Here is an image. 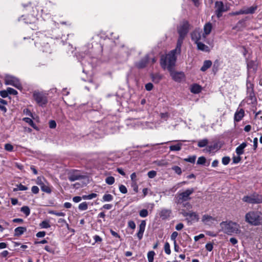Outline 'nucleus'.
I'll use <instances>...</instances> for the list:
<instances>
[{
  "label": "nucleus",
  "instance_id": "1",
  "mask_svg": "<svg viewBox=\"0 0 262 262\" xmlns=\"http://www.w3.org/2000/svg\"><path fill=\"white\" fill-rule=\"evenodd\" d=\"M185 38L184 37L179 36L176 49L171 50L168 54L165 56H162L160 59V64L164 69H166L167 66V60H170V62L173 63L177 60V54H180L181 51V46Z\"/></svg>",
  "mask_w": 262,
  "mask_h": 262
},
{
  "label": "nucleus",
  "instance_id": "2",
  "mask_svg": "<svg viewBox=\"0 0 262 262\" xmlns=\"http://www.w3.org/2000/svg\"><path fill=\"white\" fill-rule=\"evenodd\" d=\"M194 192L193 188L187 189L184 191L178 192L174 197V202L177 205L182 207L190 209L192 207L191 205L187 201L191 200L190 195Z\"/></svg>",
  "mask_w": 262,
  "mask_h": 262
},
{
  "label": "nucleus",
  "instance_id": "3",
  "mask_svg": "<svg viewBox=\"0 0 262 262\" xmlns=\"http://www.w3.org/2000/svg\"><path fill=\"white\" fill-rule=\"evenodd\" d=\"M221 230L229 235L238 234L241 232L240 225L232 221H223L220 224Z\"/></svg>",
  "mask_w": 262,
  "mask_h": 262
},
{
  "label": "nucleus",
  "instance_id": "4",
  "mask_svg": "<svg viewBox=\"0 0 262 262\" xmlns=\"http://www.w3.org/2000/svg\"><path fill=\"white\" fill-rule=\"evenodd\" d=\"M245 220L252 226L262 225V213L258 210L250 211L245 214Z\"/></svg>",
  "mask_w": 262,
  "mask_h": 262
},
{
  "label": "nucleus",
  "instance_id": "5",
  "mask_svg": "<svg viewBox=\"0 0 262 262\" xmlns=\"http://www.w3.org/2000/svg\"><path fill=\"white\" fill-rule=\"evenodd\" d=\"M176 61L173 63L170 62V60H167V66L166 68L167 69L170 73V76L172 79L178 82H180L185 78V74L182 72H175L173 71V68L175 66Z\"/></svg>",
  "mask_w": 262,
  "mask_h": 262
},
{
  "label": "nucleus",
  "instance_id": "6",
  "mask_svg": "<svg viewBox=\"0 0 262 262\" xmlns=\"http://www.w3.org/2000/svg\"><path fill=\"white\" fill-rule=\"evenodd\" d=\"M33 97L36 102L40 106H45L48 102L47 96L43 93L35 91L33 94Z\"/></svg>",
  "mask_w": 262,
  "mask_h": 262
},
{
  "label": "nucleus",
  "instance_id": "7",
  "mask_svg": "<svg viewBox=\"0 0 262 262\" xmlns=\"http://www.w3.org/2000/svg\"><path fill=\"white\" fill-rule=\"evenodd\" d=\"M242 200L249 204H260L262 203V197L260 195L254 193L251 195L244 196Z\"/></svg>",
  "mask_w": 262,
  "mask_h": 262
},
{
  "label": "nucleus",
  "instance_id": "8",
  "mask_svg": "<svg viewBox=\"0 0 262 262\" xmlns=\"http://www.w3.org/2000/svg\"><path fill=\"white\" fill-rule=\"evenodd\" d=\"M6 85H11L17 89H21L22 85L18 79L12 76H6L5 79Z\"/></svg>",
  "mask_w": 262,
  "mask_h": 262
},
{
  "label": "nucleus",
  "instance_id": "9",
  "mask_svg": "<svg viewBox=\"0 0 262 262\" xmlns=\"http://www.w3.org/2000/svg\"><path fill=\"white\" fill-rule=\"evenodd\" d=\"M190 25L188 21L183 20L178 28L179 36L185 37L189 32Z\"/></svg>",
  "mask_w": 262,
  "mask_h": 262
},
{
  "label": "nucleus",
  "instance_id": "10",
  "mask_svg": "<svg viewBox=\"0 0 262 262\" xmlns=\"http://www.w3.org/2000/svg\"><path fill=\"white\" fill-rule=\"evenodd\" d=\"M215 14L218 18H220L222 16L223 12L227 11V7L224 5L222 1H216L215 3Z\"/></svg>",
  "mask_w": 262,
  "mask_h": 262
},
{
  "label": "nucleus",
  "instance_id": "11",
  "mask_svg": "<svg viewBox=\"0 0 262 262\" xmlns=\"http://www.w3.org/2000/svg\"><path fill=\"white\" fill-rule=\"evenodd\" d=\"M191 38L195 43L200 41L201 40H204L203 38V33L200 30H195L191 33Z\"/></svg>",
  "mask_w": 262,
  "mask_h": 262
},
{
  "label": "nucleus",
  "instance_id": "12",
  "mask_svg": "<svg viewBox=\"0 0 262 262\" xmlns=\"http://www.w3.org/2000/svg\"><path fill=\"white\" fill-rule=\"evenodd\" d=\"M84 177L80 174L79 172L77 171H73L68 174V179L71 182H74L76 180H79L83 179Z\"/></svg>",
  "mask_w": 262,
  "mask_h": 262
},
{
  "label": "nucleus",
  "instance_id": "13",
  "mask_svg": "<svg viewBox=\"0 0 262 262\" xmlns=\"http://www.w3.org/2000/svg\"><path fill=\"white\" fill-rule=\"evenodd\" d=\"M247 94L246 99L248 104L255 105L257 104V98L254 93H250Z\"/></svg>",
  "mask_w": 262,
  "mask_h": 262
},
{
  "label": "nucleus",
  "instance_id": "14",
  "mask_svg": "<svg viewBox=\"0 0 262 262\" xmlns=\"http://www.w3.org/2000/svg\"><path fill=\"white\" fill-rule=\"evenodd\" d=\"M146 227V222L145 220H142L139 225V231L137 233V236L139 240H141L143 235Z\"/></svg>",
  "mask_w": 262,
  "mask_h": 262
},
{
  "label": "nucleus",
  "instance_id": "15",
  "mask_svg": "<svg viewBox=\"0 0 262 262\" xmlns=\"http://www.w3.org/2000/svg\"><path fill=\"white\" fill-rule=\"evenodd\" d=\"M148 56H145L144 57L142 58L139 61L135 63V66L138 69H143L145 68L148 61Z\"/></svg>",
  "mask_w": 262,
  "mask_h": 262
},
{
  "label": "nucleus",
  "instance_id": "16",
  "mask_svg": "<svg viewBox=\"0 0 262 262\" xmlns=\"http://www.w3.org/2000/svg\"><path fill=\"white\" fill-rule=\"evenodd\" d=\"M245 116V111L244 109L240 108L237 110L234 114V120L235 122L240 121Z\"/></svg>",
  "mask_w": 262,
  "mask_h": 262
},
{
  "label": "nucleus",
  "instance_id": "17",
  "mask_svg": "<svg viewBox=\"0 0 262 262\" xmlns=\"http://www.w3.org/2000/svg\"><path fill=\"white\" fill-rule=\"evenodd\" d=\"M212 25L211 23H206L204 26V33H203V38L205 39L206 36L209 35L212 30Z\"/></svg>",
  "mask_w": 262,
  "mask_h": 262
},
{
  "label": "nucleus",
  "instance_id": "18",
  "mask_svg": "<svg viewBox=\"0 0 262 262\" xmlns=\"http://www.w3.org/2000/svg\"><path fill=\"white\" fill-rule=\"evenodd\" d=\"M48 38L44 37L39 42V44L42 47V51L45 52H49L50 53V48L49 44L48 41Z\"/></svg>",
  "mask_w": 262,
  "mask_h": 262
},
{
  "label": "nucleus",
  "instance_id": "19",
  "mask_svg": "<svg viewBox=\"0 0 262 262\" xmlns=\"http://www.w3.org/2000/svg\"><path fill=\"white\" fill-rule=\"evenodd\" d=\"M171 213V210L164 208L161 210L159 215L162 220H166L170 216Z\"/></svg>",
  "mask_w": 262,
  "mask_h": 262
},
{
  "label": "nucleus",
  "instance_id": "20",
  "mask_svg": "<svg viewBox=\"0 0 262 262\" xmlns=\"http://www.w3.org/2000/svg\"><path fill=\"white\" fill-rule=\"evenodd\" d=\"M254 84L247 78L246 80V94L250 93H254Z\"/></svg>",
  "mask_w": 262,
  "mask_h": 262
},
{
  "label": "nucleus",
  "instance_id": "21",
  "mask_svg": "<svg viewBox=\"0 0 262 262\" xmlns=\"http://www.w3.org/2000/svg\"><path fill=\"white\" fill-rule=\"evenodd\" d=\"M247 146L246 142H243L237 146L235 149L236 153L237 155L241 156L244 152V148Z\"/></svg>",
  "mask_w": 262,
  "mask_h": 262
},
{
  "label": "nucleus",
  "instance_id": "22",
  "mask_svg": "<svg viewBox=\"0 0 262 262\" xmlns=\"http://www.w3.org/2000/svg\"><path fill=\"white\" fill-rule=\"evenodd\" d=\"M215 220V218L212 216L205 214L203 215L202 221L205 224H209L210 223H212L213 221Z\"/></svg>",
  "mask_w": 262,
  "mask_h": 262
},
{
  "label": "nucleus",
  "instance_id": "23",
  "mask_svg": "<svg viewBox=\"0 0 262 262\" xmlns=\"http://www.w3.org/2000/svg\"><path fill=\"white\" fill-rule=\"evenodd\" d=\"M197 45V49L199 50L202 51H205V52H209V48L205 45L204 43H202V42L198 41L196 43H195Z\"/></svg>",
  "mask_w": 262,
  "mask_h": 262
},
{
  "label": "nucleus",
  "instance_id": "24",
  "mask_svg": "<svg viewBox=\"0 0 262 262\" xmlns=\"http://www.w3.org/2000/svg\"><path fill=\"white\" fill-rule=\"evenodd\" d=\"M27 231V228L24 227H18L14 229V235L19 236Z\"/></svg>",
  "mask_w": 262,
  "mask_h": 262
},
{
  "label": "nucleus",
  "instance_id": "25",
  "mask_svg": "<svg viewBox=\"0 0 262 262\" xmlns=\"http://www.w3.org/2000/svg\"><path fill=\"white\" fill-rule=\"evenodd\" d=\"M257 5H253L251 7H248V8H244V10L245 11V14H254L256 10L257 9Z\"/></svg>",
  "mask_w": 262,
  "mask_h": 262
},
{
  "label": "nucleus",
  "instance_id": "26",
  "mask_svg": "<svg viewBox=\"0 0 262 262\" xmlns=\"http://www.w3.org/2000/svg\"><path fill=\"white\" fill-rule=\"evenodd\" d=\"M201 91L202 87L198 84H193L190 89L191 92L193 94H198L200 93Z\"/></svg>",
  "mask_w": 262,
  "mask_h": 262
},
{
  "label": "nucleus",
  "instance_id": "27",
  "mask_svg": "<svg viewBox=\"0 0 262 262\" xmlns=\"http://www.w3.org/2000/svg\"><path fill=\"white\" fill-rule=\"evenodd\" d=\"M212 65V62L211 60H205L203 66L201 68V71L203 72L206 71L207 69L211 67Z\"/></svg>",
  "mask_w": 262,
  "mask_h": 262
},
{
  "label": "nucleus",
  "instance_id": "28",
  "mask_svg": "<svg viewBox=\"0 0 262 262\" xmlns=\"http://www.w3.org/2000/svg\"><path fill=\"white\" fill-rule=\"evenodd\" d=\"M40 186L41 190L47 193H50L51 192V189L48 185L45 184L43 183H40L39 184Z\"/></svg>",
  "mask_w": 262,
  "mask_h": 262
},
{
  "label": "nucleus",
  "instance_id": "29",
  "mask_svg": "<svg viewBox=\"0 0 262 262\" xmlns=\"http://www.w3.org/2000/svg\"><path fill=\"white\" fill-rule=\"evenodd\" d=\"M219 149V145L217 143H214L213 144L209 145L207 146L206 148V150L207 152H211V151L218 149Z\"/></svg>",
  "mask_w": 262,
  "mask_h": 262
},
{
  "label": "nucleus",
  "instance_id": "30",
  "mask_svg": "<svg viewBox=\"0 0 262 262\" xmlns=\"http://www.w3.org/2000/svg\"><path fill=\"white\" fill-rule=\"evenodd\" d=\"M191 221L198 222L199 220V215L194 212L189 211V215L188 216Z\"/></svg>",
  "mask_w": 262,
  "mask_h": 262
},
{
  "label": "nucleus",
  "instance_id": "31",
  "mask_svg": "<svg viewBox=\"0 0 262 262\" xmlns=\"http://www.w3.org/2000/svg\"><path fill=\"white\" fill-rule=\"evenodd\" d=\"M8 102L6 100H5L0 98V110L6 113L7 111V108L5 106V105H7Z\"/></svg>",
  "mask_w": 262,
  "mask_h": 262
},
{
  "label": "nucleus",
  "instance_id": "32",
  "mask_svg": "<svg viewBox=\"0 0 262 262\" xmlns=\"http://www.w3.org/2000/svg\"><path fill=\"white\" fill-rule=\"evenodd\" d=\"M23 120L28 123L31 127L34 129H37V127L33 121L30 118L25 117L23 119Z\"/></svg>",
  "mask_w": 262,
  "mask_h": 262
},
{
  "label": "nucleus",
  "instance_id": "33",
  "mask_svg": "<svg viewBox=\"0 0 262 262\" xmlns=\"http://www.w3.org/2000/svg\"><path fill=\"white\" fill-rule=\"evenodd\" d=\"M182 145L181 143L172 145L169 146V149L171 151H180L181 149Z\"/></svg>",
  "mask_w": 262,
  "mask_h": 262
},
{
  "label": "nucleus",
  "instance_id": "34",
  "mask_svg": "<svg viewBox=\"0 0 262 262\" xmlns=\"http://www.w3.org/2000/svg\"><path fill=\"white\" fill-rule=\"evenodd\" d=\"M113 196L111 194H105L102 197L103 202H111L113 200Z\"/></svg>",
  "mask_w": 262,
  "mask_h": 262
},
{
  "label": "nucleus",
  "instance_id": "35",
  "mask_svg": "<svg viewBox=\"0 0 262 262\" xmlns=\"http://www.w3.org/2000/svg\"><path fill=\"white\" fill-rule=\"evenodd\" d=\"M208 143V140L207 139H204L200 140L198 143V146L199 147H204L207 146Z\"/></svg>",
  "mask_w": 262,
  "mask_h": 262
},
{
  "label": "nucleus",
  "instance_id": "36",
  "mask_svg": "<svg viewBox=\"0 0 262 262\" xmlns=\"http://www.w3.org/2000/svg\"><path fill=\"white\" fill-rule=\"evenodd\" d=\"M20 211L25 214L26 216H28L30 214V210L29 207L24 206L20 209Z\"/></svg>",
  "mask_w": 262,
  "mask_h": 262
},
{
  "label": "nucleus",
  "instance_id": "37",
  "mask_svg": "<svg viewBox=\"0 0 262 262\" xmlns=\"http://www.w3.org/2000/svg\"><path fill=\"white\" fill-rule=\"evenodd\" d=\"M39 226L41 228H45V229L49 228L51 227L49 221H46V220L43 221L42 222H41L39 224Z\"/></svg>",
  "mask_w": 262,
  "mask_h": 262
},
{
  "label": "nucleus",
  "instance_id": "38",
  "mask_svg": "<svg viewBox=\"0 0 262 262\" xmlns=\"http://www.w3.org/2000/svg\"><path fill=\"white\" fill-rule=\"evenodd\" d=\"M155 255V252L154 251H149L147 253V258L148 262H153L154 257Z\"/></svg>",
  "mask_w": 262,
  "mask_h": 262
},
{
  "label": "nucleus",
  "instance_id": "39",
  "mask_svg": "<svg viewBox=\"0 0 262 262\" xmlns=\"http://www.w3.org/2000/svg\"><path fill=\"white\" fill-rule=\"evenodd\" d=\"M247 68L248 70L253 69V70H256V66L255 62L253 60H250L247 62Z\"/></svg>",
  "mask_w": 262,
  "mask_h": 262
},
{
  "label": "nucleus",
  "instance_id": "40",
  "mask_svg": "<svg viewBox=\"0 0 262 262\" xmlns=\"http://www.w3.org/2000/svg\"><path fill=\"white\" fill-rule=\"evenodd\" d=\"M88 208V204L86 202L80 203L78 206V209L80 210L84 211L86 210Z\"/></svg>",
  "mask_w": 262,
  "mask_h": 262
},
{
  "label": "nucleus",
  "instance_id": "41",
  "mask_svg": "<svg viewBox=\"0 0 262 262\" xmlns=\"http://www.w3.org/2000/svg\"><path fill=\"white\" fill-rule=\"evenodd\" d=\"M27 189H28V187L27 186L23 185L21 184H19V185H17V188H14L13 191H16L17 190L24 191V190H26Z\"/></svg>",
  "mask_w": 262,
  "mask_h": 262
},
{
  "label": "nucleus",
  "instance_id": "42",
  "mask_svg": "<svg viewBox=\"0 0 262 262\" xmlns=\"http://www.w3.org/2000/svg\"><path fill=\"white\" fill-rule=\"evenodd\" d=\"M105 182L108 185H112L115 182V178L112 176H110L105 179Z\"/></svg>",
  "mask_w": 262,
  "mask_h": 262
},
{
  "label": "nucleus",
  "instance_id": "43",
  "mask_svg": "<svg viewBox=\"0 0 262 262\" xmlns=\"http://www.w3.org/2000/svg\"><path fill=\"white\" fill-rule=\"evenodd\" d=\"M148 212L147 209H143L139 211V215L141 217H145L148 216Z\"/></svg>",
  "mask_w": 262,
  "mask_h": 262
},
{
  "label": "nucleus",
  "instance_id": "44",
  "mask_svg": "<svg viewBox=\"0 0 262 262\" xmlns=\"http://www.w3.org/2000/svg\"><path fill=\"white\" fill-rule=\"evenodd\" d=\"M50 214H54L58 216H64L66 213L63 212H57L56 211H50L49 212Z\"/></svg>",
  "mask_w": 262,
  "mask_h": 262
},
{
  "label": "nucleus",
  "instance_id": "45",
  "mask_svg": "<svg viewBox=\"0 0 262 262\" xmlns=\"http://www.w3.org/2000/svg\"><path fill=\"white\" fill-rule=\"evenodd\" d=\"M164 251H165V252L168 254V255H169L171 253V250H170V245L168 243V242H166L165 244V245H164Z\"/></svg>",
  "mask_w": 262,
  "mask_h": 262
},
{
  "label": "nucleus",
  "instance_id": "46",
  "mask_svg": "<svg viewBox=\"0 0 262 262\" xmlns=\"http://www.w3.org/2000/svg\"><path fill=\"white\" fill-rule=\"evenodd\" d=\"M196 159V156H189L187 158H185L184 159L185 161L190 162L191 163H194Z\"/></svg>",
  "mask_w": 262,
  "mask_h": 262
},
{
  "label": "nucleus",
  "instance_id": "47",
  "mask_svg": "<svg viewBox=\"0 0 262 262\" xmlns=\"http://www.w3.org/2000/svg\"><path fill=\"white\" fill-rule=\"evenodd\" d=\"M206 159L204 157H200L198 158L197 161V164L204 165L206 163Z\"/></svg>",
  "mask_w": 262,
  "mask_h": 262
},
{
  "label": "nucleus",
  "instance_id": "48",
  "mask_svg": "<svg viewBox=\"0 0 262 262\" xmlns=\"http://www.w3.org/2000/svg\"><path fill=\"white\" fill-rule=\"evenodd\" d=\"M171 169L178 174L180 175L182 173L181 168L178 166H174Z\"/></svg>",
  "mask_w": 262,
  "mask_h": 262
},
{
  "label": "nucleus",
  "instance_id": "49",
  "mask_svg": "<svg viewBox=\"0 0 262 262\" xmlns=\"http://www.w3.org/2000/svg\"><path fill=\"white\" fill-rule=\"evenodd\" d=\"M230 161V158L229 157L226 156L224 157L222 159V162L224 165H228Z\"/></svg>",
  "mask_w": 262,
  "mask_h": 262
},
{
  "label": "nucleus",
  "instance_id": "50",
  "mask_svg": "<svg viewBox=\"0 0 262 262\" xmlns=\"http://www.w3.org/2000/svg\"><path fill=\"white\" fill-rule=\"evenodd\" d=\"M7 89V91H8V94L13 95H16L18 93L17 91L14 90L13 88H8Z\"/></svg>",
  "mask_w": 262,
  "mask_h": 262
},
{
  "label": "nucleus",
  "instance_id": "51",
  "mask_svg": "<svg viewBox=\"0 0 262 262\" xmlns=\"http://www.w3.org/2000/svg\"><path fill=\"white\" fill-rule=\"evenodd\" d=\"M5 149L8 151H12L13 150V146L10 143H7L5 145Z\"/></svg>",
  "mask_w": 262,
  "mask_h": 262
},
{
  "label": "nucleus",
  "instance_id": "52",
  "mask_svg": "<svg viewBox=\"0 0 262 262\" xmlns=\"http://www.w3.org/2000/svg\"><path fill=\"white\" fill-rule=\"evenodd\" d=\"M119 189L120 191L123 194H125L127 192V189L125 186L124 185H120L119 186Z\"/></svg>",
  "mask_w": 262,
  "mask_h": 262
},
{
  "label": "nucleus",
  "instance_id": "53",
  "mask_svg": "<svg viewBox=\"0 0 262 262\" xmlns=\"http://www.w3.org/2000/svg\"><path fill=\"white\" fill-rule=\"evenodd\" d=\"M156 174L157 172L155 170H150L147 173L148 177L150 179L155 178L156 176Z\"/></svg>",
  "mask_w": 262,
  "mask_h": 262
},
{
  "label": "nucleus",
  "instance_id": "54",
  "mask_svg": "<svg viewBox=\"0 0 262 262\" xmlns=\"http://www.w3.org/2000/svg\"><path fill=\"white\" fill-rule=\"evenodd\" d=\"M206 250L208 251H211L213 248V244L211 243H207L205 245Z\"/></svg>",
  "mask_w": 262,
  "mask_h": 262
},
{
  "label": "nucleus",
  "instance_id": "55",
  "mask_svg": "<svg viewBox=\"0 0 262 262\" xmlns=\"http://www.w3.org/2000/svg\"><path fill=\"white\" fill-rule=\"evenodd\" d=\"M0 96L3 98H6L8 96V92L7 89L0 91Z\"/></svg>",
  "mask_w": 262,
  "mask_h": 262
},
{
  "label": "nucleus",
  "instance_id": "56",
  "mask_svg": "<svg viewBox=\"0 0 262 262\" xmlns=\"http://www.w3.org/2000/svg\"><path fill=\"white\" fill-rule=\"evenodd\" d=\"M233 163L234 164L238 163L241 160V157L240 156L237 155L236 157H233Z\"/></svg>",
  "mask_w": 262,
  "mask_h": 262
},
{
  "label": "nucleus",
  "instance_id": "57",
  "mask_svg": "<svg viewBox=\"0 0 262 262\" xmlns=\"http://www.w3.org/2000/svg\"><path fill=\"white\" fill-rule=\"evenodd\" d=\"M178 233L176 231H174L172 233L171 236H170V238L172 241H173V242H176V238L178 236Z\"/></svg>",
  "mask_w": 262,
  "mask_h": 262
},
{
  "label": "nucleus",
  "instance_id": "58",
  "mask_svg": "<svg viewBox=\"0 0 262 262\" xmlns=\"http://www.w3.org/2000/svg\"><path fill=\"white\" fill-rule=\"evenodd\" d=\"M110 232L111 233V234L115 237L116 238H119L120 240H121V237L119 235V234L117 233L116 232H115V231H114L112 229H111L110 230Z\"/></svg>",
  "mask_w": 262,
  "mask_h": 262
},
{
  "label": "nucleus",
  "instance_id": "59",
  "mask_svg": "<svg viewBox=\"0 0 262 262\" xmlns=\"http://www.w3.org/2000/svg\"><path fill=\"white\" fill-rule=\"evenodd\" d=\"M145 89L147 91H150L153 89L154 85L151 83L149 82L145 84Z\"/></svg>",
  "mask_w": 262,
  "mask_h": 262
},
{
  "label": "nucleus",
  "instance_id": "60",
  "mask_svg": "<svg viewBox=\"0 0 262 262\" xmlns=\"http://www.w3.org/2000/svg\"><path fill=\"white\" fill-rule=\"evenodd\" d=\"M128 226L132 229H135L136 228V224L133 221H129L128 222Z\"/></svg>",
  "mask_w": 262,
  "mask_h": 262
},
{
  "label": "nucleus",
  "instance_id": "61",
  "mask_svg": "<svg viewBox=\"0 0 262 262\" xmlns=\"http://www.w3.org/2000/svg\"><path fill=\"white\" fill-rule=\"evenodd\" d=\"M58 223L60 224L62 226L63 225H66L67 227L69 226V224L67 223L66 221L63 219H59L58 221Z\"/></svg>",
  "mask_w": 262,
  "mask_h": 262
},
{
  "label": "nucleus",
  "instance_id": "62",
  "mask_svg": "<svg viewBox=\"0 0 262 262\" xmlns=\"http://www.w3.org/2000/svg\"><path fill=\"white\" fill-rule=\"evenodd\" d=\"M49 124L51 128H55L56 126V123L54 120H50Z\"/></svg>",
  "mask_w": 262,
  "mask_h": 262
},
{
  "label": "nucleus",
  "instance_id": "63",
  "mask_svg": "<svg viewBox=\"0 0 262 262\" xmlns=\"http://www.w3.org/2000/svg\"><path fill=\"white\" fill-rule=\"evenodd\" d=\"M32 192L34 194H37L39 192V188L36 186H33L31 188Z\"/></svg>",
  "mask_w": 262,
  "mask_h": 262
},
{
  "label": "nucleus",
  "instance_id": "64",
  "mask_svg": "<svg viewBox=\"0 0 262 262\" xmlns=\"http://www.w3.org/2000/svg\"><path fill=\"white\" fill-rule=\"evenodd\" d=\"M160 117L162 119H163L165 120H166L169 117V114L168 113H161L160 114Z\"/></svg>",
  "mask_w": 262,
  "mask_h": 262
}]
</instances>
